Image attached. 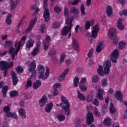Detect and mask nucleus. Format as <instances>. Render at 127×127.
<instances>
[{
    "instance_id": "obj_63",
    "label": "nucleus",
    "mask_w": 127,
    "mask_h": 127,
    "mask_svg": "<svg viewBox=\"0 0 127 127\" xmlns=\"http://www.w3.org/2000/svg\"><path fill=\"white\" fill-rule=\"evenodd\" d=\"M120 15H127V10H124L120 12Z\"/></svg>"
},
{
    "instance_id": "obj_22",
    "label": "nucleus",
    "mask_w": 127,
    "mask_h": 127,
    "mask_svg": "<svg viewBox=\"0 0 127 127\" xmlns=\"http://www.w3.org/2000/svg\"><path fill=\"white\" fill-rule=\"evenodd\" d=\"M105 48V44L103 42H100L98 46H97L96 48V52L98 53H100L101 51H102V49H104Z\"/></svg>"
},
{
    "instance_id": "obj_12",
    "label": "nucleus",
    "mask_w": 127,
    "mask_h": 127,
    "mask_svg": "<svg viewBox=\"0 0 127 127\" xmlns=\"http://www.w3.org/2000/svg\"><path fill=\"white\" fill-rule=\"evenodd\" d=\"M36 21H37V19L36 18H34L31 20L29 26L25 31V33H28L31 30H32V27H33L34 25L36 23Z\"/></svg>"
},
{
    "instance_id": "obj_4",
    "label": "nucleus",
    "mask_w": 127,
    "mask_h": 127,
    "mask_svg": "<svg viewBox=\"0 0 127 127\" xmlns=\"http://www.w3.org/2000/svg\"><path fill=\"white\" fill-rule=\"evenodd\" d=\"M37 71L39 73L38 78H39V79L46 80V79L49 77V68L48 67H46L45 72V68H44V66L41 64H39L37 66ZM44 72H45V74Z\"/></svg>"
},
{
    "instance_id": "obj_57",
    "label": "nucleus",
    "mask_w": 127,
    "mask_h": 127,
    "mask_svg": "<svg viewBox=\"0 0 127 127\" xmlns=\"http://www.w3.org/2000/svg\"><path fill=\"white\" fill-rule=\"evenodd\" d=\"M99 80V77L96 76H93L92 78V81L93 83H97L98 81Z\"/></svg>"
},
{
    "instance_id": "obj_60",
    "label": "nucleus",
    "mask_w": 127,
    "mask_h": 127,
    "mask_svg": "<svg viewBox=\"0 0 127 127\" xmlns=\"http://www.w3.org/2000/svg\"><path fill=\"white\" fill-rule=\"evenodd\" d=\"M92 104L95 106H96V107H98L99 105V100L97 99H94V101L92 102Z\"/></svg>"
},
{
    "instance_id": "obj_5",
    "label": "nucleus",
    "mask_w": 127,
    "mask_h": 127,
    "mask_svg": "<svg viewBox=\"0 0 127 127\" xmlns=\"http://www.w3.org/2000/svg\"><path fill=\"white\" fill-rule=\"evenodd\" d=\"M61 100V103L59 104V106L64 110L66 115L70 116L71 111L69 101L63 95L62 96Z\"/></svg>"
},
{
    "instance_id": "obj_30",
    "label": "nucleus",
    "mask_w": 127,
    "mask_h": 127,
    "mask_svg": "<svg viewBox=\"0 0 127 127\" xmlns=\"http://www.w3.org/2000/svg\"><path fill=\"white\" fill-rule=\"evenodd\" d=\"M78 12L79 10L76 7H72L70 8V13H72V14H78Z\"/></svg>"
},
{
    "instance_id": "obj_13",
    "label": "nucleus",
    "mask_w": 127,
    "mask_h": 127,
    "mask_svg": "<svg viewBox=\"0 0 127 127\" xmlns=\"http://www.w3.org/2000/svg\"><path fill=\"white\" fill-rule=\"evenodd\" d=\"M69 71H70L69 68H66L64 72H63L61 74L60 76L59 77V82H63V81H64V79H65V76L68 74V72H69Z\"/></svg>"
},
{
    "instance_id": "obj_8",
    "label": "nucleus",
    "mask_w": 127,
    "mask_h": 127,
    "mask_svg": "<svg viewBox=\"0 0 127 127\" xmlns=\"http://www.w3.org/2000/svg\"><path fill=\"white\" fill-rule=\"evenodd\" d=\"M100 30V24L97 23L95 26L93 27L92 30V34H90V33H87L86 34L88 36V37H92V38H96L98 36V33Z\"/></svg>"
},
{
    "instance_id": "obj_50",
    "label": "nucleus",
    "mask_w": 127,
    "mask_h": 127,
    "mask_svg": "<svg viewBox=\"0 0 127 127\" xmlns=\"http://www.w3.org/2000/svg\"><path fill=\"white\" fill-rule=\"evenodd\" d=\"M112 39L113 40V43L115 45H117L118 43H119V39L117 36H114L112 38Z\"/></svg>"
},
{
    "instance_id": "obj_62",
    "label": "nucleus",
    "mask_w": 127,
    "mask_h": 127,
    "mask_svg": "<svg viewBox=\"0 0 127 127\" xmlns=\"http://www.w3.org/2000/svg\"><path fill=\"white\" fill-rule=\"evenodd\" d=\"M81 122V120L77 119L75 120V127H80V124H79Z\"/></svg>"
},
{
    "instance_id": "obj_53",
    "label": "nucleus",
    "mask_w": 127,
    "mask_h": 127,
    "mask_svg": "<svg viewBox=\"0 0 127 127\" xmlns=\"http://www.w3.org/2000/svg\"><path fill=\"white\" fill-rule=\"evenodd\" d=\"M87 82V79L86 78H82L81 79V81L79 83V85H85V83Z\"/></svg>"
},
{
    "instance_id": "obj_56",
    "label": "nucleus",
    "mask_w": 127,
    "mask_h": 127,
    "mask_svg": "<svg viewBox=\"0 0 127 127\" xmlns=\"http://www.w3.org/2000/svg\"><path fill=\"white\" fill-rule=\"evenodd\" d=\"M49 55H55L56 54V50L55 49H51L49 51Z\"/></svg>"
},
{
    "instance_id": "obj_48",
    "label": "nucleus",
    "mask_w": 127,
    "mask_h": 127,
    "mask_svg": "<svg viewBox=\"0 0 127 127\" xmlns=\"http://www.w3.org/2000/svg\"><path fill=\"white\" fill-rule=\"evenodd\" d=\"M46 29V24H42L41 25V33H44L45 32V30Z\"/></svg>"
},
{
    "instance_id": "obj_7",
    "label": "nucleus",
    "mask_w": 127,
    "mask_h": 127,
    "mask_svg": "<svg viewBox=\"0 0 127 127\" xmlns=\"http://www.w3.org/2000/svg\"><path fill=\"white\" fill-rule=\"evenodd\" d=\"M47 1L48 0H44L43 1V8L45 11L43 14V17L46 22H48L50 20V13H49V9L47 8Z\"/></svg>"
},
{
    "instance_id": "obj_54",
    "label": "nucleus",
    "mask_w": 127,
    "mask_h": 127,
    "mask_svg": "<svg viewBox=\"0 0 127 127\" xmlns=\"http://www.w3.org/2000/svg\"><path fill=\"white\" fill-rule=\"evenodd\" d=\"M94 99V96L92 95H89L87 96L86 100L87 102H92Z\"/></svg>"
},
{
    "instance_id": "obj_27",
    "label": "nucleus",
    "mask_w": 127,
    "mask_h": 127,
    "mask_svg": "<svg viewBox=\"0 0 127 127\" xmlns=\"http://www.w3.org/2000/svg\"><path fill=\"white\" fill-rule=\"evenodd\" d=\"M94 20L92 21H86L85 23V29H90V27H91V25H94Z\"/></svg>"
},
{
    "instance_id": "obj_38",
    "label": "nucleus",
    "mask_w": 127,
    "mask_h": 127,
    "mask_svg": "<svg viewBox=\"0 0 127 127\" xmlns=\"http://www.w3.org/2000/svg\"><path fill=\"white\" fill-rule=\"evenodd\" d=\"M10 104H9L3 108L4 112H5L6 113V116H7V113H10V112L9 111H10Z\"/></svg>"
},
{
    "instance_id": "obj_6",
    "label": "nucleus",
    "mask_w": 127,
    "mask_h": 127,
    "mask_svg": "<svg viewBox=\"0 0 127 127\" xmlns=\"http://www.w3.org/2000/svg\"><path fill=\"white\" fill-rule=\"evenodd\" d=\"M10 60L11 59H8L9 63L3 61L0 62V70L4 71L3 74L4 77H6V75H7V69L11 68L13 66V62H10Z\"/></svg>"
},
{
    "instance_id": "obj_3",
    "label": "nucleus",
    "mask_w": 127,
    "mask_h": 127,
    "mask_svg": "<svg viewBox=\"0 0 127 127\" xmlns=\"http://www.w3.org/2000/svg\"><path fill=\"white\" fill-rule=\"evenodd\" d=\"M73 22V18L70 17H67L65 23L67 26H65L62 31V35L63 36H66L68 34V37L70 38L71 37V29H72V22Z\"/></svg>"
},
{
    "instance_id": "obj_10",
    "label": "nucleus",
    "mask_w": 127,
    "mask_h": 127,
    "mask_svg": "<svg viewBox=\"0 0 127 127\" xmlns=\"http://www.w3.org/2000/svg\"><path fill=\"white\" fill-rule=\"evenodd\" d=\"M86 122L88 126H90L91 123H94V116L90 111H88L86 117Z\"/></svg>"
},
{
    "instance_id": "obj_49",
    "label": "nucleus",
    "mask_w": 127,
    "mask_h": 127,
    "mask_svg": "<svg viewBox=\"0 0 127 127\" xmlns=\"http://www.w3.org/2000/svg\"><path fill=\"white\" fill-rule=\"evenodd\" d=\"M65 57H66V55L64 53H63L61 55V58L60 60L61 63H63L64 62V60L65 59Z\"/></svg>"
},
{
    "instance_id": "obj_31",
    "label": "nucleus",
    "mask_w": 127,
    "mask_h": 127,
    "mask_svg": "<svg viewBox=\"0 0 127 127\" xmlns=\"http://www.w3.org/2000/svg\"><path fill=\"white\" fill-rule=\"evenodd\" d=\"M106 12L108 16H111L113 14V8L111 6H108L107 7Z\"/></svg>"
},
{
    "instance_id": "obj_1",
    "label": "nucleus",
    "mask_w": 127,
    "mask_h": 127,
    "mask_svg": "<svg viewBox=\"0 0 127 127\" xmlns=\"http://www.w3.org/2000/svg\"><path fill=\"white\" fill-rule=\"evenodd\" d=\"M25 40H26V36H23L21 38V40L17 43L16 42L14 46L15 47H16V46H18L17 49H14L13 47L10 48L9 49L8 53L9 54H11V57H12V60H14V58L15 57V55L18 53V51H19V49H20L21 46H23L24 45V43H25Z\"/></svg>"
},
{
    "instance_id": "obj_15",
    "label": "nucleus",
    "mask_w": 127,
    "mask_h": 127,
    "mask_svg": "<svg viewBox=\"0 0 127 127\" xmlns=\"http://www.w3.org/2000/svg\"><path fill=\"white\" fill-rule=\"evenodd\" d=\"M47 103V97L46 96L44 95L43 97L39 100V104L41 108H43Z\"/></svg>"
},
{
    "instance_id": "obj_47",
    "label": "nucleus",
    "mask_w": 127,
    "mask_h": 127,
    "mask_svg": "<svg viewBox=\"0 0 127 127\" xmlns=\"http://www.w3.org/2000/svg\"><path fill=\"white\" fill-rule=\"evenodd\" d=\"M108 105H104L102 107V112L103 113V114H106L107 112H108Z\"/></svg>"
},
{
    "instance_id": "obj_44",
    "label": "nucleus",
    "mask_w": 127,
    "mask_h": 127,
    "mask_svg": "<svg viewBox=\"0 0 127 127\" xmlns=\"http://www.w3.org/2000/svg\"><path fill=\"white\" fill-rule=\"evenodd\" d=\"M80 11L81 15H86V12H85V7H84V4H82L80 7Z\"/></svg>"
},
{
    "instance_id": "obj_9",
    "label": "nucleus",
    "mask_w": 127,
    "mask_h": 127,
    "mask_svg": "<svg viewBox=\"0 0 127 127\" xmlns=\"http://www.w3.org/2000/svg\"><path fill=\"white\" fill-rule=\"evenodd\" d=\"M118 58H119V50L116 49L110 55V60L113 63H117Z\"/></svg>"
},
{
    "instance_id": "obj_61",
    "label": "nucleus",
    "mask_w": 127,
    "mask_h": 127,
    "mask_svg": "<svg viewBox=\"0 0 127 127\" xmlns=\"http://www.w3.org/2000/svg\"><path fill=\"white\" fill-rule=\"evenodd\" d=\"M79 88L83 92H86L87 91V87L84 86V85H79Z\"/></svg>"
},
{
    "instance_id": "obj_42",
    "label": "nucleus",
    "mask_w": 127,
    "mask_h": 127,
    "mask_svg": "<svg viewBox=\"0 0 127 127\" xmlns=\"http://www.w3.org/2000/svg\"><path fill=\"white\" fill-rule=\"evenodd\" d=\"M93 114L96 117H101V113H100V111H99L97 107H95Z\"/></svg>"
},
{
    "instance_id": "obj_28",
    "label": "nucleus",
    "mask_w": 127,
    "mask_h": 127,
    "mask_svg": "<svg viewBox=\"0 0 127 127\" xmlns=\"http://www.w3.org/2000/svg\"><path fill=\"white\" fill-rule=\"evenodd\" d=\"M40 86H41V81L40 80H37L36 82L34 83V84H33V87L34 89H38V88H39Z\"/></svg>"
},
{
    "instance_id": "obj_32",
    "label": "nucleus",
    "mask_w": 127,
    "mask_h": 127,
    "mask_svg": "<svg viewBox=\"0 0 127 127\" xmlns=\"http://www.w3.org/2000/svg\"><path fill=\"white\" fill-rule=\"evenodd\" d=\"M77 92L78 94L77 97L78 99L80 100V101H85L86 100V97H85V96H84L83 94L80 93L79 91H77Z\"/></svg>"
},
{
    "instance_id": "obj_23",
    "label": "nucleus",
    "mask_w": 127,
    "mask_h": 127,
    "mask_svg": "<svg viewBox=\"0 0 127 127\" xmlns=\"http://www.w3.org/2000/svg\"><path fill=\"white\" fill-rule=\"evenodd\" d=\"M123 21L122 20V19H119L117 23V27L120 29V30H123L125 28V25L123 24Z\"/></svg>"
},
{
    "instance_id": "obj_59",
    "label": "nucleus",
    "mask_w": 127,
    "mask_h": 127,
    "mask_svg": "<svg viewBox=\"0 0 127 127\" xmlns=\"http://www.w3.org/2000/svg\"><path fill=\"white\" fill-rule=\"evenodd\" d=\"M93 53H94V49H91L89 50L88 54V56L89 58H91V57H92Z\"/></svg>"
},
{
    "instance_id": "obj_46",
    "label": "nucleus",
    "mask_w": 127,
    "mask_h": 127,
    "mask_svg": "<svg viewBox=\"0 0 127 127\" xmlns=\"http://www.w3.org/2000/svg\"><path fill=\"white\" fill-rule=\"evenodd\" d=\"M31 86H32V82L31 80H28L25 85L26 88L28 89L29 87H31Z\"/></svg>"
},
{
    "instance_id": "obj_58",
    "label": "nucleus",
    "mask_w": 127,
    "mask_h": 127,
    "mask_svg": "<svg viewBox=\"0 0 127 127\" xmlns=\"http://www.w3.org/2000/svg\"><path fill=\"white\" fill-rule=\"evenodd\" d=\"M60 26V23H59V22H55L53 25V27L54 28H58V27H59Z\"/></svg>"
},
{
    "instance_id": "obj_2",
    "label": "nucleus",
    "mask_w": 127,
    "mask_h": 127,
    "mask_svg": "<svg viewBox=\"0 0 127 127\" xmlns=\"http://www.w3.org/2000/svg\"><path fill=\"white\" fill-rule=\"evenodd\" d=\"M111 67H112V63L110 61H106L103 64L104 71L103 70V67L99 65L97 70L98 74L100 76H105V75L109 74Z\"/></svg>"
},
{
    "instance_id": "obj_25",
    "label": "nucleus",
    "mask_w": 127,
    "mask_h": 127,
    "mask_svg": "<svg viewBox=\"0 0 127 127\" xmlns=\"http://www.w3.org/2000/svg\"><path fill=\"white\" fill-rule=\"evenodd\" d=\"M116 29H110L108 30V35L109 37L113 38L114 36H116Z\"/></svg>"
},
{
    "instance_id": "obj_33",
    "label": "nucleus",
    "mask_w": 127,
    "mask_h": 127,
    "mask_svg": "<svg viewBox=\"0 0 127 127\" xmlns=\"http://www.w3.org/2000/svg\"><path fill=\"white\" fill-rule=\"evenodd\" d=\"M72 43L73 44V46L75 48V49L79 48V44L78 43V41L74 38H72Z\"/></svg>"
},
{
    "instance_id": "obj_20",
    "label": "nucleus",
    "mask_w": 127,
    "mask_h": 127,
    "mask_svg": "<svg viewBox=\"0 0 127 127\" xmlns=\"http://www.w3.org/2000/svg\"><path fill=\"white\" fill-rule=\"evenodd\" d=\"M116 98H117V100H118V101H120L121 103H122V102H123V98L124 97V95H123V93H122V91H118L116 92Z\"/></svg>"
},
{
    "instance_id": "obj_21",
    "label": "nucleus",
    "mask_w": 127,
    "mask_h": 127,
    "mask_svg": "<svg viewBox=\"0 0 127 127\" xmlns=\"http://www.w3.org/2000/svg\"><path fill=\"white\" fill-rule=\"evenodd\" d=\"M53 108V103L52 102H50L46 105L45 107V112L46 113H50Z\"/></svg>"
},
{
    "instance_id": "obj_36",
    "label": "nucleus",
    "mask_w": 127,
    "mask_h": 127,
    "mask_svg": "<svg viewBox=\"0 0 127 127\" xmlns=\"http://www.w3.org/2000/svg\"><path fill=\"white\" fill-rule=\"evenodd\" d=\"M40 49L38 47H36L32 51V56H36L38 53H39Z\"/></svg>"
},
{
    "instance_id": "obj_45",
    "label": "nucleus",
    "mask_w": 127,
    "mask_h": 127,
    "mask_svg": "<svg viewBox=\"0 0 127 127\" xmlns=\"http://www.w3.org/2000/svg\"><path fill=\"white\" fill-rule=\"evenodd\" d=\"M15 70L18 74H19V73H22V72H23V68H22L21 66L17 67Z\"/></svg>"
},
{
    "instance_id": "obj_55",
    "label": "nucleus",
    "mask_w": 127,
    "mask_h": 127,
    "mask_svg": "<svg viewBox=\"0 0 127 127\" xmlns=\"http://www.w3.org/2000/svg\"><path fill=\"white\" fill-rule=\"evenodd\" d=\"M107 81L108 80H107V79H103L102 81V86L104 87H107V86H108V82H107Z\"/></svg>"
},
{
    "instance_id": "obj_51",
    "label": "nucleus",
    "mask_w": 127,
    "mask_h": 127,
    "mask_svg": "<svg viewBox=\"0 0 127 127\" xmlns=\"http://www.w3.org/2000/svg\"><path fill=\"white\" fill-rule=\"evenodd\" d=\"M18 92L16 91H12L10 92V97H15L17 96Z\"/></svg>"
},
{
    "instance_id": "obj_37",
    "label": "nucleus",
    "mask_w": 127,
    "mask_h": 127,
    "mask_svg": "<svg viewBox=\"0 0 127 127\" xmlns=\"http://www.w3.org/2000/svg\"><path fill=\"white\" fill-rule=\"evenodd\" d=\"M11 14H8L6 19V22L7 24L10 25L11 24Z\"/></svg>"
},
{
    "instance_id": "obj_52",
    "label": "nucleus",
    "mask_w": 127,
    "mask_h": 127,
    "mask_svg": "<svg viewBox=\"0 0 127 127\" xmlns=\"http://www.w3.org/2000/svg\"><path fill=\"white\" fill-rule=\"evenodd\" d=\"M54 11L55 12H57L58 13H59V12L61 11V8L58 6H56L54 7Z\"/></svg>"
},
{
    "instance_id": "obj_17",
    "label": "nucleus",
    "mask_w": 127,
    "mask_h": 127,
    "mask_svg": "<svg viewBox=\"0 0 127 127\" xmlns=\"http://www.w3.org/2000/svg\"><path fill=\"white\" fill-rule=\"evenodd\" d=\"M35 69H36V64L33 61L28 66L29 72H33Z\"/></svg>"
},
{
    "instance_id": "obj_34",
    "label": "nucleus",
    "mask_w": 127,
    "mask_h": 127,
    "mask_svg": "<svg viewBox=\"0 0 127 127\" xmlns=\"http://www.w3.org/2000/svg\"><path fill=\"white\" fill-rule=\"evenodd\" d=\"M7 117H9L10 118H13V119H15L16 120H17L18 117L16 113H11V112H9L7 113Z\"/></svg>"
},
{
    "instance_id": "obj_11",
    "label": "nucleus",
    "mask_w": 127,
    "mask_h": 127,
    "mask_svg": "<svg viewBox=\"0 0 127 127\" xmlns=\"http://www.w3.org/2000/svg\"><path fill=\"white\" fill-rule=\"evenodd\" d=\"M51 40V38L50 36H47L46 37L45 40L43 42V46L44 49L45 51L48 50V48H49V45H50V41Z\"/></svg>"
},
{
    "instance_id": "obj_19",
    "label": "nucleus",
    "mask_w": 127,
    "mask_h": 127,
    "mask_svg": "<svg viewBox=\"0 0 127 127\" xmlns=\"http://www.w3.org/2000/svg\"><path fill=\"white\" fill-rule=\"evenodd\" d=\"M34 40L30 39L28 40L26 43V48H31V47H33V45H34Z\"/></svg>"
},
{
    "instance_id": "obj_26",
    "label": "nucleus",
    "mask_w": 127,
    "mask_h": 127,
    "mask_svg": "<svg viewBox=\"0 0 127 127\" xmlns=\"http://www.w3.org/2000/svg\"><path fill=\"white\" fill-rule=\"evenodd\" d=\"M18 0H10V4L11 5V9H14L17 5Z\"/></svg>"
},
{
    "instance_id": "obj_64",
    "label": "nucleus",
    "mask_w": 127,
    "mask_h": 127,
    "mask_svg": "<svg viewBox=\"0 0 127 127\" xmlns=\"http://www.w3.org/2000/svg\"><path fill=\"white\" fill-rule=\"evenodd\" d=\"M57 88H61V83H56L54 85V89H57Z\"/></svg>"
},
{
    "instance_id": "obj_18",
    "label": "nucleus",
    "mask_w": 127,
    "mask_h": 127,
    "mask_svg": "<svg viewBox=\"0 0 127 127\" xmlns=\"http://www.w3.org/2000/svg\"><path fill=\"white\" fill-rule=\"evenodd\" d=\"M18 112L21 118H22V119L26 118V112L24 109L20 108L18 110Z\"/></svg>"
},
{
    "instance_id": "obj_29",
    "label": "nucleus",
    "mask_w": 127,
    "mask_h": 127,
    "mask_svg": "<svg viewBox=\"0 0 127 127\" xmlns=\"http://www.w3.org/2000/svg\"><path fill=\"white\" fill-rule=\"evenodd\" d=\"M7 90H8V86H5L2 88V93L3 94V97L5 98L6 97V93H7Z\"/></svg>"
},
{
    "instance_id": "obj_41",
    "label": "nucleus",
    "mask_w": 127,
    "mask_h": 127,
    "mask_svg": "<svg viewBox=\"0 0 127 127\" xmlns=\"http://www.w3.org/2000/svg\"><path fill=\"white\" fill-rule=\"evenodd\" d=\"M103 123L106 126H111V124H112V120H111L110 119H106L104 121Z\"/></svg>"
},
{
    "instance_id": "obj_35",
    "label": "nucleus",
    "mask_w": 127,
    "mask_h": 127,
    "mask_svg": "<svg viewBox=\"0 0 127 127\" xmlns=\"http://www.w3.org/2000/svg\"><path fill=\"white\" fill-rule=\"evenodd\" d=\"M110 112L111 114H116L117 110H116V108L114 107V104L111 103L110 107Z\"/></svg>"
},
{
    "instance_id": "obj_43",
    "label": "nucleus",
    "mask_w": 127,
    "mask_h": 127,
    "mask_svg": "<svg viewBox=\"0 0 127 127\" xmlns=\"http://www.w3.org/2000/svg\"><path fill=\"white\" fill-rule=\"evenodd\" d=\"M65 119H66V117L63 115H60L58 116V120L59 122H63V121H64Z\"/></svg>"
},
{
    "instance_id": "obj_40",
    "label": "nucleus",
    "mask_w": 127,
    "mask_h": 127,
    "mask_svg": "<svg viewBox=\"0 0 127 127\" xmlns=\"http://www.w3.org/2000/svg\"><path fill=\"white\" fill-rule=\"evenodd\" d=\"M126 43L125 42L122 41L119 43V49H124L126 47Z\"/></svg>"
},
{
    "instance_id": "obj_14",
    "label": "nucleus",
    "mask_w": 127,
    "mask_h": 127,
    "mask_svg": "<svg viewBox=\"0 0 127 127\" xmlns=\"http://www.w3.org/2000/svg\"><path fill=\"white\" fill-rule=\"evenodd\" d=\"M105 94V92L104 90L102 89H98V93L96 95V98H98L99 100L101 101H103L104 100V95Z\"/></svg>"
},
{
    "instance_id": "obj_39",
    "label": "nucleus",
    "mask_w": 127,
    "mask_h": 127,
    "mask_svg": "<svg viewBox=\"0 0 127 127\" xmlns=\"http://www.w3.org/2000/svg\"><path fill=\"white\" fill-rule=\"evenodd\" d=\"M79 78L78 77H75L73 79V85L75 87H78V85H79Z\"/></svg>"
},
{
    "instance_id": "obj_16",
    "label": "nucleus",
    "mask_w": 127,
    "mask_h": 127,
    "mask_svg": "<svg viewBox=\"0 0 127 127\" xmlns=\"http://www.w3.org/2000/svg\"><path fill=\"white\" fill-rule=\"evenodd\" d=\"M11 75L12 77V83L14 86H15L16 84H17V82H18V80L17 79V76H16V74L14 71H11Z\"/></svg>"
},
{
    "instance_id": "obj_24",
    "label": "nucleus",
    "mask_w": 127,
    "mask_h": 127,
    "mask_svg": "<svg viewBox=\"0 0 127 127\" xmlns=\"http://www.w3.org/2000/svg\"><path fill=\"white\" fill-rule=\"evenodd\" d=\"M13 43L10 41H6L4 45V47L6 49H7L8 48H11V47H13Z\"/></svg>"
}]
</instances>
